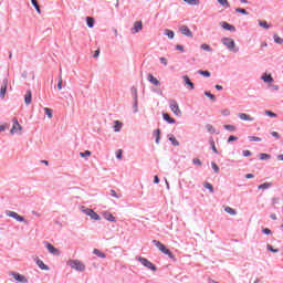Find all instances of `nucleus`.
<instances>
[{
  "mask_svg": "<svg viewBox=\"0 0 283 283\" xmlns=\"http://www.w3.org/2000/svg\"><path fill=\"white\" fill-rule=\"evenodd\" d=\"M137 262H140V264H143V266H145L146 269H149L150 271H158V268L156 266V264H154L151 261H149L146 258L143 256H136Z\"/></svg>",
  "mask_w": 283,
  "mask_h": 283,
  "instance_id": "f257e3e1",
  "label": "nucleus"
},
{
  "mask_svg": "<svg viewBox=\"0 0 283 283\" xmlns=\"http://www.w3.org/2000/svg\"><path fill=\"white\" fill-rule=\"evenodd\" d=\"M221 43H223L226 45V48H228V50L230 52H239V49H235V41L231 38H223L221 40Z\"/></svg>",
  "mask_w": 283,
  "mask_h": 283,
  "instance_id": "f03ea898",
  "label": "nucleus"
},
{
  "mask_svg": "<svg viewBox=\"0 0 283 283\" xmlns=\"http://www.w3.org/2000/svg\"><path fill=\"white\" fill-rule=\"evenodd\" d=\"M130 92L133 94V109H134V114H138V88H136V86H133L130 88Z\"/></svg>",
  "mask_w": 283,
  "mask_h": 283,
  "instance_id": "7ed1b4c3",
  "label": "nucleus"
},
{
  "mask_svg": "<svg viewBox=\"0 0 283 283\" xmlns=\"http://www.w3.org/2000/svg\"><path fill=\"white\" fill-rule=\"evenodd\" d=\"M82 211L83 213H85V216L91 217V220H95V221L101 220V216L96 213L94 209L82 207Z\"/></svg>",
  "mask_w": 283,
  "mask_h": 283,
  "instance_id": "20e7f679",
  "label": "nucleus"
},
{
  "mask_svg": "<svg viewBox=\"0 0 283 283\" xmlns=\"http://www.w3.org/2000/svg\"><path fill=\"white\" fill-rule=\"evenodd\" d=\"M6 216H8L9 218H13V220H17V222H28L25 220V217L20 216L19 213L12 211V210H7L6 211Z\"/></svg>",
  "mask_w": 283,
  "mask_h": 283,
  "instance_id": "39448f33",
  "label": "nucleus"
},
{
  "mask_svg": "<svg viewBox=\"0 0 283 283\" xmlns=\"http://www.w3.org/2000/svg\"><path fill=\"white\" fill-rule=\"evenodd\" d=\"M71 269H74L75 271H85V264H83L81 261L78 260H72L70 263Z\"/></svg>",
  "mask_w": 283,
  "mask_h": 283,
  "instance_id": "423d86ee",
  "label": "nucleus"
},
{
  "mask_svg": "<svg viewBox=\"0 0 283 283\" xmlns=\"http://www.w3.org/2000/svg\"><path fill=\"white\" fill-rule=\"evenodd\" d=\"M170 109L176 116H182V111H180V106H178V102H176V99L170 101Z\"/></svg>",
  "mask_w": 283,
  "mask_h": 283,
  "instance_id": "0eeeda50",
  "label": "nucleus"
},
{
  "mask_svg": "<svg viewBox=\"0 0 283 283\" xmlns=\"http://www.w3.org/2000/svg\"><path fill=\"white\" fill-rule=\"evenodd\" d=\"M44 247L48 249L49 253H51L52 255H61V252L59 251V249L52 245V243L44 241Z\"/></svg>",
  "mask_w": 283,
  "mask_h": 283,
  "instance_id": "6e6552de",
  "label": "nucleus"
},
{
  "mask_svg": "<svg viewBox=\"0 0 283 283\" xmlns=\"http://www.w3.org/2000/svg\"><path fill=\"white\" fill-rule=\"evenodd\" d=\"M11 275L15 282L28 283V277H25L24 275H22L20 273L12 272Z\"/></svg>",
  "mask_w": 283,
  "mask_h": 283,
  "instance_id": "1a4fd4ad",
  "label": "nucleus"
},
{
  "mask_svg": "<svg viewBox=\"0 0 283 283\" xmlns=\"http://www.w3.org/2000/svg\"><path fill=\"white\" fill-rule=\"evenodd\" d=\"M179 31L181 32V34H184V36H193V32H191V29H189V27L182 24L180 28H179Z\"/></svg>",
  "mask_w": 283,
  "mask_h": 283,
  "instance_id": "9d476101",
  "label": "nucleus"
},
{
  "mask_svg": "<svg viewBox=\"0 0 283 283\" xmlns=\"http://www.w3.org/2000/svg\"><path fill=\"white\" fill-rule=\"evenodd\" d=\"M34 262L35 264H38L41 271H50V266H48L41 259H39V256L34 258Z\"/></svg>",
  "mask_w": 283,
  "mask_h": 283,
  "instance_id": "9b49d317",
  "label": "nucleus"
},
{
  "mask_svg": "<svg viewBox=\"0 0 283 283\" xmlns=\"http://www.w3.org/2000/svg\"><path fill=\"white\" fill-rule=\"evenodd\" d=\"M220 25L223 30H227L228 32H235V27L229 22L222 21L220 22Z\"/></svg>",
  "mask_w": 283,
  "mask_h": 283,
  "instance_id": "f8f14e48",
  "label": "nucleus"
},
{
  "mask_svg": "<svg viewBox=\"0 0 283 283\" xmlns=\"http://www.w3.org/2000/svg\"><path fill=\"white\" fill-rule=\"evenodd\" d=\"M143 30V21H136L134 22V25L132 28V33L133 34H138Z\"/></svg>",
  "mask_w": 283,
  "mask_h": 283,
  "instance_id": "ddd939ff",
  "label": "nucleus"
},
{
  "mask_svg": "<svg viewBox=\"0 0 283 283\" xmlns=\"http://www.w3.org/2000/svg\"><path fill=\"white\" fill-rule=\"evenodd\" d=\"M148 83H151V85H155V87H159L160 81L154 76V74L149 73L147 75Z\"/></svg>",
  "mask_w": 283,
  "mask_h": 283,
  "instance_id": "4468645a",
  "label": "nucleus"
},
{
  "mask_svg": "<svg viewBox=\"0 0 283 283\" xmlns=\"http://www.w3.org/2000/svg\"><path fill=\"white\" fill-rule=\"evenodd\" d=\"M238 117L241 120H247L248 123H253V120H255V118L251 117V115L247 114V113H239Z\"/></svg>",
  "mask_w": 283,
  "mask_h": 283,
  "instance_id": "2eb2a0df",
  "label": "nucleus"
},
{
  "mask_svg": "<svg viewBox=\"0 0 283 283\" xmlns=\"http://www.w3.org/2000/svg\"><path fill=\"white\" fill-rule=\"evenodd\" d=\"M185 85H188L189 90H196V84L191 82V78H189V75H184L182 76Z\"/></svg>",
  "mask_w": 283,
  "mask_h": 283,
  "instance_id": "dca6fc26",
  "label": "nucleus"
},
{
  "mask_svg": "<svg viewBox=\"0 0 283 283\" xmlns=\"http://www.w3.org/2000/svg\"><path fill=\"white\" fill-rule=\"evenodd\" d=\"M163 119L166 120L168 125H175L176 119L171 117L168 113H163Z\"/></svg>",
  "mask_w": 283,
  "mask_h": 283,
  "instance_id": "f3484780",
  "label": "nucleus"
},
{
  "mask_svg": "<svg viewBox=\"0 0 283 283\" xmlns=\"http://www.w3.org/2000/svg\"><path fill=\"white\" fill-rule=\"evenodd\" d=\"M161 253H164V255H168L170 260L176 261V255H174V253L171 252V250L168 249L167 245L166 248H164V250H161Z\"/></svg>",
  "mask_w": 283,
  "mask_h": 283,
  "instance_id": "a211bd4d",
  "label": "nucleus"
},
{
  "mask_svg": "<svg viewBox=\"0 0 283 283\" xmlns=\"http://www.w3.org/2000/svg\"><path fill=\"white\" fill-rule=\"evenodd\" d=\"M261 81H263L264 83H273L275 80L273 78V76L271 74L264 73L261 76Z\"/></svg>",
  "mask_w": 283,
  "mask_h": 283,
  "instance_id": "6ab92c4d",
  "label": "nucleus"
},
{
  "mask_svg": "<svg viewBox=\"0 0 283 283\" xmlns=\"http://www.w3.org/2000/svg\"><path fill=\"white\" fill-rule=\"evenodd\" d=\"M6 94H8V83L4 80V84L0 88V98H6Z\"/></svg>",
  "mask_w": 283,
  "mask_h": 283,
  "instance_id": "aec40b11",
  "label": "nucleus"
},
{
  "mask_svg": "<svg viewBox=\"0 0 283 283\" xmlns=\"http://www.w3.org/2000/svg\"><path fill=\"white\" fill-rule=\"evenodd\" d=\"M103 217L108 222H116V217H114V214H112V212H104Z\"/></svg>",
  "mask_w": 283,
  "mask_h": 283,
  "instance_id": "412c9836",
  "label": "nucleus"
},
{
  "mask_svg": "<svg viewBox=\"0 0 283 283\" xmlns=\"http://www.w3.org/2000/svg\"><path fill=\"white\" fill-rule=\"evenodd\" d=\"M24 103L25 105H30V103H32V91H27V94L24 95Z\"/></svg>",
  "mask_w": 283,
  "mask_h": 283,
  "instance_id": "4be33fe9",
  "label": "nucleus"
},
{
  "mask_svg": "<svg viewBox=\"0 0 283 283\" xmlns=\"http://www.w3.org/2000/svg\"><path fill=\"white\" fill-rule=\"evenodd\" d=\"M209 143H210V149H212L213 154H220L218 151V148L216 147V142L213 140V137L209 138Z\"/></svg>",
  "mask_w": 283,
  "mask_h": 283,
  "instance_id": "5701e85b",
  "label": "nucleus"
},
{
  "mask_svg": "<svg viewBox=\"0 0 283 283\" xmlns=\"http://www.w3.org/2000/svg\"><path fill=\"white\" fill-rule=\"evenodd\" d=\"M93 253H94V255H97V258H102L103 260H105V258H107V254H105V252H102L98 249H94Z\"/></svg>",
  "mask_w": 283,
  "mask_h": 283,
  "instance_id": "b1692460",
  "label": "nucleus"
},
{
  "mask_svg": "<svg viewBox=\"0 0 283 283\" xmlns=\"http://www.w3.org/2000/svg\"><path fill=\"white\" fill-rule=\"evenodd\" d=\"M113 129L114 132H120V129H123V123H120V120H115Z\"/></svg>",
  "mask_w": 283,
  "mask_h": 283,
  "instance_id": "393cba45",
  "label": "nucleus"
},
{
  "mask_svg": "<svg viewBox=\"0 0 283 283\" xmlns=\"http://www.w3.org/2000/svg\"><path fill=\"white\" fill-rule=\"evenodd\" d=\"M168 140L171 142V145H172L174 147H179V146H180V142H178V139H176V137H175L174 135H170V136L168 137Z\"/></svg>",
  "mask_w": 283,
  "mask_h": 283,
  "instance_id": "a878e982",
  "label": "nucleus"
},
{
  "mask_svg": "<svg viewBox=\"0 0 283 283\" xmlns=\"http://www.w3.org/2000/svg\"><path fill=\"white\" fill-rule=\"evenodd\" d=\"M153 244H155V247H156L157 249H159L161 252H163V250L167 247V245L163 244V242H160V241H158V240H153Z\"/></svg>",
  "mask_w": 283,
  "mask_h": 283,
  "instance_id": "bb28decb",
  "label": "nucleus"
},
{
  "mask_svg": "<svg viewBox=\"0 0 283 283\" xmlns=\"http://www.w3.org/2000/svg\"><path fill=\"white\" fill-rule=\"evenodd\" d=\"M153 244H155V247H156L157 249H159L161 252H163V250L167 247V245L163 244V242H160V241H158V240H153Z\"/></svg>",
  "mask_w": 283,
  "mask_h": 283,
  "instance_id": "cd10ccee",
  "label": "nucleus"
},
{
  "mask_svg": "<svg viewBox=\"0 0 283 283\" xmlns=\"http://www.w3.org/2000/svg\"><path fill=\"white\" fill-rule=\"evenodd\" d=\"M164 34L165 36H168V39H174V36H176V33L174 32V30H169V29H165Z\"/></svg>",
  "mask_w": 283,
  "mask_h": 283,
  "instance_id": "c85d7f7f",
  "label": "nucleus"
},
{
  "mask_svg": "<svg viewBox=\"0 0 283 283\" xmlns=\"http://www.w3.org/2000/svg\"><path fill=\"white\" fill-rule=\"evenodd\" d=\"M271 187H273V184L272 182H263L261 185L258 186V189H271Z\"/></svg>",
  "mask_w": 283,
  "mask_h": 283,
  "instance_id": "c756f323",
  "label": "nucleus"
},
{
  "mask_svg": "<svg viewBox=\"0 0 283 283\" xmlns=\"http://www.w3.org/2000/svg\"><path fill=\"white\" fill-rule=\"evenodd\" d=\"M197 74H200V76H205V78L211 77V72L209 71L198 70Z\"/></svg>",
  "mask_w": 283,
  "mask_h": 283,
  "instance_id": "7c9ffc66",
  "label": "nucleus"
},
{
  "mask_svg": "<svg viewBox=\"0 0 283 283\" xmlns=\"http://www.w3.org/2000/svg\"><path fill=\"white\" fill-rule=\"evenodd\" d=\"M94 23H96V21L94 20V18H92V17H86V25H87V28H94Z\"/></svg>",
  "mask_w": 283,
  "mask_h": 283,
  "instance_id": "2f4dec72",
  "label": "nucleus"
},
{
  "mask_svg": "<svg viewBox=\"0 0 283 283\" xmlns=\"http://www.w3.org/2000/svg\"><path fill=\"white\" fill-rule=\"evenodd\" d=\"M31 3L33 6V8L36 10L38 14H41V7L39 6V1L38 0H31Z\"/></svg>",
  "mask_w": 283,
  "mask_h": 283,
  "instance_id": "473e14b6",
  "label": "nucleus"
},
{
  "mask_svg": "<svg viewBox=\"0 0 283 283\" xmlns=\"http://www.w3.org/2000/svg\"><path fill=\"white\" fill-rule=\"evenodd\" d=\"M226 213H229L230 216H238V211L231 207H226L224 208Z\"/></svg>",
  "mask_w": 283,
  "mask_h": 283,
  "instance_id": "72a5a7b5",
  "label": "nucleus"
},
{
  "mask_svg": "<svg viewBox=\"0 0 283 283\" xmlns=\"http://www.w3.org/2000/svg\"><path fill=\"white\" fill-rule=\"evenodd\" d=\"M248 140L250 143H262V138H260L258 136H248Z\"/></svg>",
  "mask_w": 283,
  "mask_h": 283,
  "instance_id": "f704fd0d",
  "label": "nucleus"
},
{
  "mask_svg": "<svg viewBox=\"0 0 283 283\" xmlns=\"http://www.w3.org/2000/svg\"><path fill=\"white\" fill-rule=\"evenodd\" d=\"M203 94H205V96L210 98V101H212V103H216V101H217L216 95L211 94V92L206 91Z\"/></svg>",
  "mask_w": 283,
  "mask_h": 283,
  "instance_id": "c9c22d12",
  "label": "nucleus"
},
{
  "mask_svg": "<svg viewBox=\"0 0 283 283\" xmlns=\"http://www.w3.org/2000/svg\"><path fill=\"white\" fill-rule=\"evenodd\" d=\"M273 39H274V43H276L277 45H282L283 44V39L280 35L274 34Z\"/></svg>",
  "mask_w": 283,
  "mask_h": 283,
  "instance_id": "e433bc0d",
  "label": "nucleus"
},
{
  "mask_svg": "<svg viewBox=\"0 0 283 283\" xmlns=\"http://www.w3.org/2000/svg\"><path fill=\"white\" fill-rule=\"evenodd\" d=\"M260 160H271V155L266 154V153H261L259 155Z\"/></svg>",
  "mask_w": 283,
  "mask_h": 283,
  "instance_id": "4c0bfd02",
  "label": "nucleus"
},
{
  "mask_svg": "<svg viewBox=\"0 0 283 283\" xmlns=\"http://www.w3.org/2000/svg\"><path fill=\"white\" fill-rule=\"evenodd\" d=\"M220 6L223 8H231V4H229V0H217Z\"/></svg>",
  "mask_w": 283,
  "mask_h": 283,
  "instance_id": "58836bf2",
  "label": "nucleus"
},
{
  "mask_svg": "<svg viewBox=\"0 0 283 283\" xmlns=\"http://www.w3.org/2000/svg\"><path fill=\"white\" fill-rule=\"evenodd\" d=\"M223 128L227 129V132H235V126L231 124L223 125Z\"/></svg>",
  "mask_w": 283,
  "mask_h": 283,
  "instance_id": "ea45409f",
  "label": "nucleus"
},
{
  "mask_svg": "<svg viewBox=\"0 0 283 283\" xmlns=\"http://www.w3.org/2000/svg\"><path fill=\"white\" fill-rule=\"evenodd\" d=\"M266 249H268V251H270V253H280V249H275L271 244H268Z\"/></svg>",
  "mask_w": 283,
  "mask_h": 283,
  "instance_id": "a19ab883",
  "label": "nucleus"
},
{
  "mask_svg": "<svg viewBox=\"0 0 283 283\" xmlns=\"http://www.w3.org/2000/svg\"><path fill=\"white\" fill-rule=\"evenodd\" d=\"M81 158H90L92 156V151L85 150L80 153Z\"/></svg>",
  "mask_w": 283,
  "mask_h": 283,
  "instance_id": "79ce46f5",
  "label": "nucleus"
},
{
  "mask_svg": "<svg viewBox=\"0 0 283 283\" xmlns=\"http://www.w3.org/2000/svg\"><path fill=\"white\" fill-rule=\"evenodd\" d=\"M189 6H200V0H184Z\"/></svg>",
  "mask_w": 283,
  "mask_h": 283,
  "instance_id": "37998d69",
  "label": "nucleus"
},
{
  "mask_svg": "<svg viewBox=\"0 0 283 283\" xmlns=\"http://www.w3.org/2000/svg\"><path fill=\"white\" fill-rule=\"evenodd\" d=\"M206 129L209 132V134H216V128H213V125L211 124H207Z\"/></svg>",
  "mask_w": 283,
  "mask_h": 283,
  "instance_id": "c03bdc74",
  "label": "nucleus"
},
{
  "mask_svg": "<svg viewBox=\"0 0 283 283\" xmlns=\"http://www.w3.org/2000/svg\"><path fill=\"white\" fill-rule=\"evenodd\" d=\"M203 187H205V189H209L210 193H213V191H214L213 185H211L210 182H205Z\"/></svg>",
  "mask_w": 283,
  "mask_h": 283,
  "instance_id": "a18cd8bd",
  "label": "nucleus"
},
{
  "mask_svg": "<svg viewBox=\"0 0 283 283\" xmlns=\"http://www.w3.org/2000/svg\"><path fill=\"white\" fill-rule=\"evenodd\" d=\"M12 123L13 125H15L17 127H19V132H21V129H23V126L21 124H19V119L17 117L12 118Z\"/></svg>",
  "mask_w": 283,
  "mask_h": 283,
  "instance_id": "49530a36",
  "label": "nucleus"
},
{
  "mask_svg": "<svg viewBox=\"0 0 283 283\" xmlns=\"http://www.w3.org/2000/svg\"><path fill=\"white\" fill-rule=\"evenodd\" d=\"M259 25L260 28H264V30H269V28H271L266 21H259Z\"/></svg>",
  "mask_w": 283,
  "mask_h": 283,
  "instance_id": "de8ad7c7",
  "label": "nucleus"
},
{
  "mask_svg": "<svg viewBox=\"0 0 283 283\" xmlns=\"http://www.w3.org/2000/svg\"><path fill=\"white\" fill-rule=\"evenodd\" d=\"M211 167L214 171V174H220V167L214 161L211 163Z\"/></svg>",
  "mask_w": 283,
  "mask_h": 283,
  "instance_id": "09e8293b",
  "label": "nucleus"
},
{
  "mask_svg": "<svg viewBox=\"0 0 283 283\" xmlns=\"http://www.w3.org/2000/svg\"><path fill=\"white\" fill-rule=\"evenodd\" d=\"M201 50H205V52L213 51V49H211V45H209V44H201Z\"/></svg>",
  "mask_w": 283,
  "mask_h": 283,
  "instance_id": "8fccbe9b",
  "label": "nucleus"
},
{
  "mask_svg": "<svg viewBox=\"0 0 283 283\" xmlns=\"http://www.w3.org/2000/svg\"><path fill=\"white\" fill-rule=\"evenodd\" d=\"M44 114L48 116V118H52V108L44 107Z\"/></svg>",
  "mask_w": 283,
  "mask_h": 283,
  "instance_id": "3c124183",
  "label": "nucleus"
},
{
  "mask_svg": "<svg viewBox=\"0 0 283 283\" xmlns=\"http://www.w3.org/2000/svg\"><path fill=\"white\" fill-rule=\"evenodd\" d=\"M261 231L264 235H272L273 234V231H271V229H269V228H262Z\"/></svg>",
  "mask_w": 283,
  "mask_h": 283,
  "instance_id": "603ef678",
  "label": "nucleus"
},
{
  "mask_svg": "<svg viewBox=\"0 0 283 283\" xmlns=\"http://www.w3.org/2000/svg\"><path fill=\"white\" fill-rule=\"evenodd\" d=\"M265 115L270 118H277V114L273 113L272 111H265Z\"/></svg>",
  "mask_w": 283,
  "mask_h": 283,
  "instance_id": "864d4df0",
  "label": "nucleus"
},
{
  "mask_svg": "<svg viewBox=\"0 0 283 283\" xmlns=\"http://www.w3.org/2000/svg\"><path fill=\"white\" fill-rule=\"evenodd\" d=\"M235 12H239V14L249 15V12L245 9H242V8H237Z\"/></svg>",
  "mask_w": 283,
  "mask_h": 283,
  "instance_id": "5fc2aeb1",
  "label": "nucleus"
},
{
  "mask_svg": "<svg viewBox=\"0 0 283 283\" xmlns=\"http://www.w3.org/2000/svg\"><path fill=\"white\" fill-rule=\"evenodd\" d=\"M192 164H195L197 167H202V161L199 158H193Z\"/></svg>",
  "mask_w": 283,
  "mask_h": 283,
  "instance_id": "6e6d98bb",
  "label": "nucleus"
},
{
  "mask_svg": "<svg viewBox=\"0 0 283 283\" xmlns=\"http://www.w3.org/2000/svg\"><path fill=\"white\" fill-rule=\"evenodd\" d=\"M242 156H243L244 158H249V156H253V153H251V150H243V151H242Z\"/></svg>",
  "mask_w": 283,
  "mask_h": 283,
  "instance_id": "4d7b16f0",
  "label": "nucleus"
},
{
  "mask_svg": "<svg viewBox=\"0 0 283 283\" xmlns=\"http://www.w3.org/2000/svg\"><path fill=\"white\" fill-rule=\"evenodd\" d=\"M116 158H117V160H120L123 158V149H118L116 151Z\"/></svg>",
  "mask_w": 283,
  "mask_h": 283,
  "instance_id": "13d9d810",
  "label": "nucleus"
},
{
  "mask_svg": "<svg viewBox=\"0 0 283 283\" xmlns=\"http://www.w3.org/2000/svg\"><path fill=\"white\" fill-rule=\"evenodd\" d=\"M17 132H19V126L13 125L10 130V134L14 135V134H17Z\"/></svg>",
  "mask_w": 283,
  "mask_h": 283,
  "instance_id": "bf43d9fd",
  "label": "nucleus"
},
{
  "mask_svg": "<svg viewBox=\"0 0 283 283\" xmlns=\"http://www.w3.org/2000/svg\"><path fill=\"white\" fill-rule=\"evenodd\" d=\"M234 140H238V137L234 135H230L228 138V143H234Z\"/></svg>",
  "mask_w": 283,
  "mask_h": 283,
  "instance_id": "052dcab7",
  "label": "nucleus"
},
{
  "mask_svg": "<svg viewBox=\"0 0 283 283\" xmlns=\"http://www.w3.org/2000/svg\"><path fill=\"white\" fill-rule=\"evenodd\" d=\"M153 136H155V138H160V128H157L154 133Z\"/></svg>",
  "mask_w": 283,
  "mask_h": 283,
  "instance_id": "680f3d73",
  "label": "nucleus"
},
{
  "mask_svg": "<svg viewBox=\"0 0 283 283\" xmlns=\"http://www.w3.org/2000/svg\"><path fill=\"white\" fill-rule=\"evenodd\" d=\"M271 136H273V138H276V140H280V138H281L280 133H277V132H272Z\"/></svg>",
  "mask_w": 283,
  "mask_h": 283,
  "instance_id": "e2e57ef3",
  "label": "nucleus"
},
{
  "mask_svg": "<svg viewBox=\"0 0 283 283\" xmlns=\"http://www.w3.org/2000/svg\"><path fill=\"white\" fill-rule=\"evenodd\" d=\"M175 49L178 50L179 52H185V46H182V44H177Z\"/></svg>",
  "mask_w": 283,
  "mask_h": 283,
  "instance_id": "0e129e2a",
  "label": "nucleus"
},
{
  "mask_svg": "<svg viewBox=\"0 0 283 283\" xmlns=\"http://www.w3.org/2000/svg\"><path fill=\"white\" fill-rule=\"evenodd\" d=\"M111 196L112 198H120V196L118 193H116V190H111Z\"/></svg>",
  "mask_w": 283,
  "mask_h": 283,
  "instance_id": "69168bd1",
  "label": "nucleus"
},
{
  "mask_svg": "<svg viewBox=\"0 0 283 283\" xmlns=\"http://www.w3.org/2000/svg\"><path fill=\"white\" fill-rule=\"evenodd\" d=\"M159 61H160L161 65H165V66L168 65L166 57H159Z\"/></svg>",
  "mask_w": 283,
  "mask_h": 283,
  "instance_id": "338daca9",
  "label": "nucleus"
},
{
  "mask_svg": "<svg viewBox=\"0 0 283 283\" xmlns=\"http://www.w3.org/2000/svg\"><path fill=\"white\" fill-rule=\"evenodd\" d=\"M221 114H222V116H230V114H231V111H229V109H223L222 112H221Z\"/></svg>",
  "mask_w": 283,
  "mask_h": 283,
  "instance_id": "774afa93",
  "label": "nucleus"
}]
</instances>
